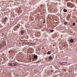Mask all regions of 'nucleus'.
Masks as SVG:
<instances>
[{"label": "nucleus", "instance_id": "obj_1", "mask_svg": "<svg viewBox=\"0 0 77 77\" xmlns=\"http://www.w3.org/2000/svg\"><path fill=\"white\" fill-rule=\"evenodd\" d=\"M67 6H70L72 8V5H73V4H71V3L69 2L67 4Z\"/></svg>", "mask_w": 77, "mask_h": 77}, {"label": "nucleus", "instance_id": "obj_2", "mask_svg": "<svg viewBox=\"0 0 77 77\" xmlns=\"http://www.w3.org/2000/svg\"><path fill=\"white\" fill-rule=\"evenodd\" d=\"M8 19L7 18V17H5V18L4 20H2V21L3 23H5V22H6V20H7Z\"/></svg>", "mask_w": 77, "mask_h": 77}, {"label": "nucleus", "instance_id": "obj_3", "mask_svg": "<svg viewBox=\"0 0 77 77\" xmlns=\"http://www.w3.org/2000/svg\"><path fill=\"white\" fill-rule=\"evenodd\" d=\"M11 65H12V66H15V65H16V63H12L11 64Z\"/></svg>", "mask_w": 77, "mask_h": 77}, {"label": "nucleus", "instance_id": "obj_4", "mask_svg": "<svg viewBox=\"0 0 77 77\" xmlns=\"http://www.w3.org/2000/svg\"><path fill=\"white\" fill-rule=\"evenodd\" d=\"M70 42L71 43H73V42H74V40L72 39H71L70 40Z\"/></svg>", "mask_w": 77, "mask_h": 77}, {"label": "nucleus", "instance_id": "obj_5", "mask_svg": "<svg viewBox=\"0 0 77 77\" xmlns=\"http://www.w3.org/2000/svg\"><path fill=\"white\" fill-rule=\"evenodd\" d=\"M67 63V62H64L63 63H61V65H65V64H66Z\"/></svg>", "mask_w": 77, "mask_h": 77}, {"label": "nucleus", "instance_id": "obj_6", "mask_svg": "<svg viewBox=\"0 0 77 77\" xmlns=\"http://www.w3.org/2000/svg\"><path fill=\"white\" fill-rule=\"evenodd\" d=\"M33 58L34 59H36V58H38V56L35 55L34 56Z\"/></svg>", "mask_w": 77, "mask_h": 77}, {"label": "nucleus", "instance_id": "obj_7", "mask_svg": "<svg viewBox=\"0 0 77 77\" xmlns=\"http://www.w3.org/2000/svg\"><path fill=\"white\" fill-rule=\"evenodd\" d=\"M20 33L22 35H23L24 34V32L22 30L20 32Z\"/></svg>", "mask_w": 77, "mask_h": 77}, {"label": "nucleus", "instance_id": "obj_8", "mask_svg": "<svg viewBox=\"0 0 77 77\" xmlns=\"http://www.w3.org/2000/svg\"><path fill=\"white\" fill-rule=\"evenodd\" d=\"M63 11L64 12H67V10H66V9H63Z\"/></svg>", "mask_w": 77, "mask_h": 77}, {"label": "nucleus", "instance_id": "obj_9", "mask_svg": "<svg viewBox=\"0 0 77 77\" xmlns=\"http://www.w3.org/2000/svg\"><path fill=\"white\" fill-rule=\"evenodd\" d=\"M47 53L48 54H51V52L50 51H48Z\"/></svg>", "mask_w": 77, "mask_h": 77}, {"label": "nucleus", "instance_id": "obj_10", "mask_svg": "<svg viewBox=\"0 0 77 77\" xmlns=\"http://www.w3.org/2000/svg\"><path fill=\"white\" fill-rule=\"evenodd\" d=\"M49 59H52V57H49Z\"/></svg>", "mask_w": 77, "mask_h": 77}, {"label": "nucleus", "instance_id": "obj_11", "mask_svg": "<svg viewBox=\"0 0 77 77\" xmlns=\"http://www.w3.org/2000/svg\"><path fill=\"white\" fill-rule=\"evenodd\" d=\"M67 24V22H64V24L65 25H66V24Z\"/></svg>", "mask_w": 77, "mask_h": 77}, {"label": "nucleus", "instance_id": "obj_12", "mask_svg": "<svg viewBox=\"0 0 77 77\" xmlns=\"http://www.w3.org/2000/svg\"><path fill=\"white\" fill-rule=\"evenodd\" d=\"M75 23H73L72 24V26H75Z\"/></svg>", "mask_w": 77, "mask_h": 77}, {"label": "nucleus", "instance_id": "obj_13", "mask_svg": "<svg viewBox=\"0 0 77 77\" xmlns=\"http://www.w3.org/2000/svg\"><path fill=\"white\" fill-rule=\"evenodd\" d=\"M53 29H51V32H53Z\"/></svg>", "mask_w": 77, "mask_h": 77}, {"label": "nucleus", "instance_id": "obj_14", "mask_svg": "<svg viewBox=\"0 0 77 77\" xmlns=\"http://www.w3.org/2000/svg\"><path fill=\"white\" fill-rule=\"evenodd\" d=\"M51 72H53V70H51Z\"/></svg>", "mask_w": 77, "mask_h": 77}, {"label": "nucleus", "instance_id": "obj_15", "mask_svg": "<svg viewBox=\"0 0 77 77\" xmlns=\"http://www.w3.org/2000/svg\"><path fill=\"white\" fill-rule=\"evenodd\" d=\"M63 46L64 47H65V45H63Z\"/></svg>", "mask_w": 77, "mask_h": 77}]
</instances>
